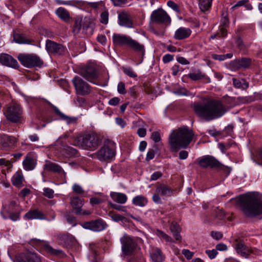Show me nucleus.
Returning <instances> with one entry per match:
<instances>
[{
    "mask_svg": "<svg viewBox=\"0 0 262 262\" xmlns=\"http://www.w3.org/2000/svg\"><path fill=\"white\" fill-rule=\"evenodd\" d=\"M194 133L187 126H183L173 130L168 137L170 150L178 152L181 148H186L192 141Z\"/></svg>",
    "mask_w": 262,
    "mask_h": 262,
    "instance_id": "nucleus-1",
    "label": "nucleus"
},
{
    "mask_svg": "<svg viewBox=\"0 0 262 262\" xmlns=\"http://www.w3.org/2000/svg\"><path fill=\"white\" fill-rule=\"evenodd\" d=\"M238 202L244 214L250 217L262 215V195L250 193L238 198Z\"/></svg>",
    "mask_w": 262,
    "mask_h": 262,
    "instance_id": "nucleus-2",
    "label": "nucleus"
},
{
    "mask_svg": "<svg viewBox=\"0 0 262 262\" xmlns=\"http://www.w3.org/2000/svg\"><path fill=\"white\" fill-rule=\"evenodd\" d=\"M195 113L207 121L222 117L226 112L224 106L219 101L210 100L205 104L194 105Z\"/></svg>",
    "mask_w": 262,
    "mask_h": 262,
    "instance_id": "nucleus-3",
    "label": "nucleus"
},
{
    "mask_svg": "<svg viewBox=\"0 0 262 262\" xmlns=\"http://www.w3.org/2000/svg\"><path fill=\"white\" fill-rule=\"evenodd\" d=\"M101 143L100 136L96 133H90L77 137L74 140L73 144L83 149H92L97 148Z\"/></svg>",
    "mask_w": 262,
    "mask_h": 262,
    "instance_id": "nucleus-4",
    "label": "nucleus"
},
{
    "mask_svg": "<svg viewBox=\"0 0 262 262\" xmlns=\"http://www.w3.org/2000/svg\"><path fill=\"white\" fill-rule=\"evenodd\" d=\"M116 155L115 145L114 142L107 140L96 153L97 158L101 162H108L113 159Z\"/></svg>",
    "mask_w": 262,
    "mask_h": 262,
    "instance_id": "nucleus-5",
    "label": "nucleus"
},
{
    "mask_svg": "<svg viewBox=\"0 0 262 262\" xmlns=\"http://www.w3.org/2000/svg\"><path fill=\"white\" fill-rule=\"evenodd\" d=\"M17 58L23 66L28 68L40 67L42 64L40 58L34 54H19Z\"/></svg>",
    "mask_w": 262,
    "mask_h": 262,
    "instance_id": "nucleus-6",
    "label": "nucleus"
},
{
    "mask_svg": "<svg viewBox=\"0 0 262 262\" xmlns=\"http://www.w3.org/2000/svg\"><path fill=\"white\" fill-rule=\"evenodd\" d=\"M121 249L124 255H130L136 249L137 244L135 239L127 234H124L120 238Z\"/></svg>",
    "mask_w": 262,
    "mask_h": 262,
    "instance_id": "nucleus-7",
    "label": "nucleus"
},
{
    "mask_svg": "<svg viewBox=\"0 0 262 262\" xmlns=\"http://www.w3.org/2000/svg\"><path fill=\"white\" fill-rule=\"evenodd\" d=\"M22 113L20 106L17 104H12L4 110V114L7 119L12 122L19 121Z\"/></svg>",
    "mask_w": 262,
    "mask_h": 262,
    "instance_id": "nucleus-8",
    "label": "nucleus"
},
{
    "mask_svg": "<svg viewBox=\"0 0 262 262\" xmlns=\"http://www.w3.org/2000/svg\"><path fill=\"white\" fill-rule=\"evenodd\" d=\"M233 246L236 253L241 256L248 258L250 254H256V250L247 247L243 241L238 237L233 239Z\"/></svg>",
    "mask_w": 262,
    "mask_h": 262,
    "instance_id": "nucleus-9",
    "label": "nucleus"
},
{
    "mask_svg": "<svg viewBox=\"0 0 262 262\" xmlns=\"http://www.w3.org/2000/svg\"><path fill=\"white\" fill-rule=\"evenodd\" d=\"M150 19L152 22L162 24L166 26L169 25L171 23L170 16L162 9H158L153 11L151 14Z\"/></svg>",
    "mask_w": 262,
    "mask_h": 262,
    "instance_id": "nucleus-10",
    "label": "nucleus"
},
{
    "mask_svg": "<svg viewBox=\"0 0 262 262\" xmlns=\"http://www.w3.org/2000/svg\"><path fill=\"white\" fill-rule=\"evenodd\" d=\"M72 82L78 94L85 95L91 92L90 85L83 81L80 77L78 76L75 77L72 80Z\"/></svg>",
    "mask_w": 262,
    "mask_h": 262,
    "instance_id": "nucleus-11",
    "label": "nucleus"
},
{
    "mask_svg": "<svg viewBox=\"0 0 262 262\" xmlns=\"http://www.w3.org/2000/svg\"><path fill=\"white\" fill-rule=\"evenodd\" d=\"M107 226L106 224L102 219L84 222L82 227L93 231L99 232L103 230Z\"/></svg>",
    "mask_w": 262,
    "mask_h": 262,
    "instance_id": "nucleus-12",
    "label": "nucleus"
},
{
    "mask_svg": "<svg viewBox=\"0 0 262 262\" xmlns=\"http://www.w3.org/2000/svg\"><path fill=\"white\" fill-rule=\"evenodd\" d=\"M46 48L49 53L61 55L65 52V49L61 45L48 39L46 43Z\"/></svg>",
    "mask_w": 262,
    "mask_h": 262,
    "instance_id": "nucleus-13",
    "label": "nucleus"
},
{
    "mask_svg": "<svg viewBox=\"0 0 262 262\" xmlns=\"http://www.w3.org/2000/svg\"><path fill=\"white\" fill-rule=\"evenodd\" d=\"M79 74L89 81L92 80L97 77V73L95 68L93 66H86L81 68Z\"/></svg>",
    "mask_w": 262,
    "mask_h": 262,
    "instance_id": "nucleus-14",
    "label": "nucleus"
},
{
    "mask_svg": "<svg viewBox=\"0 0 262 262\" xmlns=\"http://www.w3.org/2000/svg\"><path fill=\"white\" fill-rule=\"evenodd\" d=\"M196 160L199 165L203 168H213L219 165V162L211 156H206Z\"/></svg>",
    "mask_w": 262,
    "mask_h": 262,
    "instance_id": "nucleus-15",
    "label": "nucleus"
},
{
    "mask_svg": "<svg viewBox=\"0 0 262 262\" xmlns=\"http://www.w3.org/2000/svg\"><path fill=\"white\" fill-rule=\"evenodd\" d=\"M14 262H41V259L34 253H21L16 256Z\"/></svg>",
    "mask_w": 262,
    "mask_h": 262,
    "instance_id": "nucleus-16",
    "label": "nucleus"
},
{
    "mask_svg": "<svg viewBox=\"0 0 262 262\" xmlns=\"http://www.w3.org/2000/svg\"><path fill=\"white\" fill-rule=\"evenodd\" d=\"M118 24L128 28H134V24L129 13L122 12L118 14Z\"/></svg>",
    "mask_w": 262,
    "mask_h": 262,
    "instance_id": "nucleus-17",
    "label": "nucleus"
},
{
    "mask_svg": "<svg viewBox=\"0 0 262 262\" xmlns=\"http://www.w3.org/2000/svg\"><path fill=\"white\" fill-rule=\"evenodd\" d=\"M0 63L4 66L16 69L19 67L17 60L11 55L5 53L0 54Z\"/></svg>",
    "mask_w": 262,
    "mask_h": 262,
    "instance_id": "nucleus-18",
    "label": "nucleus"
},
{
    "mask_svg": "<svg viewBox=\"0 0 262 262\" xmlns=\"http://www.w3.org/2000/svg\"><path fill=\"white\" fill-rule=\"evenodd\" d=\"M58 241L60 244L67 248H71L76 243V239L70 234H60L58 236Z\"/></svg>",
    "mask_w": 262,
    "mask_h": 262,
    "instance_id": "nucleus-19",
    "label": "nucleus"
},
{
    "mask_svg": "<svg viewBox=\"0 0 262 262\" xmlns=\"http://www.w3.org/2000/svg\"><path fill=\"white\" fill-rule=\"evenodd\" d=\"M131 37L120 34H114L112 37L113 42L116 46L128 45Z\"/></svg>",
    "mask_w": 262,
    "mask_h": 262,
    "instance_id": "nucleus-20",
    "label": "nucleus"
},
{
    "mask_svg": "<svg viewBox=\"0 0 262 262\" xmlns=\"http://www.w3.org/2000/svg\"><path fill=\"white\" fill-rule=\"evenodd\" d=\"M150 257L153 262H163L165 256L161 250L157 247H151L150 250Z\"/></svg>",
    "mask_w": 262,
    "mask_h": 262,
    "instance_id": "nucleus-21",
    "label": "nucleus"
},
{
    "mask_svg": "<svg viewBox=\"0 0 262 262\" xmlns=\"http://www.w3.org/2000/svg\"><path fill=\"white\" fill-rule=\"evenodd\" d=\"M24 218L25 220H46V216L44 214L37 209L30 210L27 212Z\"/></svg>",
    "mask_w": 262,
    "mask_h": 262,
    "instance_id": "nucleus-22",
    "label": "nucleus"
},
{
    "mask_svg": "<svg viewBox=\"0 0 262 262\" xmlns=\"http://www.w3.org/2000/svg\"><path fill=\"white\" fill-rule=\"evenodd\" d=\"M191 33V31L189 28L180 27L176 31L174 38L177 40H182L189 37Z\"/></svg>",
    "mask_w": 262,
    "mask_h": 262,
    "instance_id": "nucleus-23",
    "label": "nucleus"
},
{
    "mask_svg": "<svg viewBox=\"0 0 262 262\" xmlns=\"http://www.w3.org/2000/svg\"><path fill=\"white\" fill-rule=\"evenodd\" d=\"M251 64L250 58H242L241 59H236L233 61L232 66L235 69H247L248 68Z\"/></svg>",
    "mask_w": 262,
    "mask_h": 262,
    "instance_id": "nucleus-24",
    "label": "nucleus"
},
{
    "mask_svg": "<svg viewBox=\"0 0 262 262\" xmlns=\"http://www.w3.org/2000/svg\"><path fill=\"white\" fill-rule=\"evenodd\" d=\"M43 168L45 170L53 171L54 172H57L58 173H61L66 175V172L62 169L61 167H60L59 165L52 163L51 162H47L43 166Z\"/></svg>",
    "mask_w": 262,
    "mask_h": 262,
    "instance_id": "nucleus-25",
    "label": "nucleus"
},
{
    "mask_svg": "<svg viewBox=\"0 0 262 262\" xmlns=\"http://www.w3.org/2000/svg\"><path fill=\"white\" fill-rule=\"evenodd\" d=\"M24 168L26 170H33L36 165V160L30 156H27L23 162Z\"/></svg>",
    "mask_w": 262,
    "mask_h": 262,
    "instance_id": "nucleus-26",
    "label": "nucleus"
},
{
    "mask_svg": "<svg viewBox=\"0 0 262 262\" xmlns=\"http://www.w3.org/2000/svg\"><path fill=\"white\" fill-rule=\"evenodd\" d=\"M156 192L161 196L165 197L170 196L172 194V189L164 184L158 185L156 189Z\"/></svg>",
    "mask_w": 262,
    "mask_h": 262,
    "instance_id": "nucleus-27",
    "label": "nucleus"
},
{
    "mask_svg": "<svg viewBox=\"0 0 262 262\" xmlns=\"http://www.w3.org/2000/svg\"><path fill=\"white\" fill-rule=\"evenodd\" d=\"M128 46L135 52L139 53L142 55H144L145 54L144 45L140 43L136 40L133 39L132 38L130 39Z\"/></svg>",
    "mask_w": 262,
    "mask_h": 262,
    "instance_id": "nucleus-28",
    "label": "nucleus"
},
{
    "mask_svg": "<svg viewBox=\"0 0 262 262\" xmlns=\"http://www.w3.org/2000/svg\"><path fill=\"white\" fill-rule=\"evenodd\" d=\"M83 199L80 198L78 196H74L71 199L70 203L75 213H78L80 212V209L83 205Z\"/></svg>",
    "mask_w": 262,
    "mask_h": 262,
    "instance_id": "nucleus-29",
    "label": "nucleus"
},
{
    "mask_svg": "<svg viewBox=\"0 0 262 262\" xmlns=\"http://www.w3.org/2000/svg\"><path fill=\"white\" fill-rule=\"evenodd\" d=\"M110 196L115 202L119 204H124L127 200L126 195L123 193L113 192Z\"/></svg>",
    "mask_w": 262,
    "mask_h": 262,
    "instance_id": "nucleus-30",
    "label": "nucleus"
},
{
    "mask_svg": "<svg viewBox=\"0 0 262 262\" xmlns=\"http://www.w3.org/2000/svg\"><path fill=\"white\" fill-rule=\"evenodd\" d=\"M54 111L57 115H58L60 116V117L61 118V119L67 122V123L68 124H75L76 123V122L77 121V119H78L77 118L73 117H69V116L64 114L63 113H61L59 111V110L57 107H55L54 108Z\"/></svg>",
    "mask_w": 262,
    "mask_h": 262,
    "instance_id": "nucleus-31",
    "label": "nucleus"
},
{
    "mask_svg": "<svg viewBox=\"0 0 262 262\" xmlns=\"http://www.w3.org/2000/svg\"><path fill=\"white\" fill-rule=\"evenodd\" d=\"M170 229L173 233V235L177 241H181L180 235L181 228L179 225L175 222H172L170 225Z\"/></svg>",
    "mask_w": 262,
    "mask_h": 262,
    "instance_id": "nucleus-32",
    "label": "nucleus"
},
{
    "mask_svg": "<svg viewBox=\"0 0 262 262\" xmlns=\"http://www.w3.org/2000/svg\"><path fill=\"white\" fill-rule=\"evenodd\" d=\"M13 40L19 44H31L32 40L26 38L23 34L16 33L13 35Z\"/></svg>",
    "mask_w": 262,
    "mask_h": 262,
    "instance_id": "nucleus-33",
    "label": "nucleus"
},
{
    "mask_svg": "<svg viewBox=\"0 0 262 262\" xmlns=\"http://www.w3.org/2000/svg\"><path fill=\"white\" fill-rule=\"evenodd\" d=\"M57 15L64 21H68L70 19L69 12L64 8L59 7L56 11Z\"/></svg>",
    "mask_w": 262,
    "mask_h": 262,
    "instance_id": "nucleus-34",
    "label": "nucleus"
},
{
    "mask_svg": "<svg viewBox=\"0 0 262 262\" xmlns=\"http://www.w3.org/2000/svg\"><path fill=\"white\" fill-rule=\"evenodd\" d=\"M233 84L234 86L237 89L246 90L249 86V83L245 79H238L232 78Z\"/></svg>",
    "mask_w": 262,
    "mask_h": 262,
    "instance_id": "nucleus-35",
    "label": "nucleus"
},
{
    "mask_svg": "<svg viewBox=\"0 0 262 262\" xmlns=\"http://www.w3.org/2000/svg\"><path fill=\"white\" fill-rule=\"evenodd\" d=\"M23 176L20 172H16L12 177L11 181L13 185L20 187L21 186Z\"/></svg>",
    "mask_w": 262,
    "mask_h": 262,
    "instance_id": "nucleus-36",
    "label": "nucleus"
},
{
    "mask_svg": "<svg viewBox=\"0 0 262 262\" xmlns=\"http://www.w3.org/2000/svg\"><path fill=\"white\" fill-rule=\"evenodd\" d=\"M133 204L139 207H144L147 203V199L143 195H137L132 201Z\"/></svg>",
    "mask_w": 262,
    "mask_h": 262,
    "instance_id": "nucleus-37",
    "label": "nucleus"
},
{
    "mask_svg": "<svg viewBox=\"0 0 262 262\" xmlns=\"http://www.w3.org/2000/svg\"><path fill=\"white\" fill-rule=\"evenodd\" d=\"M212 0H200L199 7L202 12L208 10L211 7Z\"/></svg>",
    "mask_w": 262,
    "mask_h": 262,
    "instance_id": "nucleus-38",
    "label": "nucleus"
},
{
    "mask_svg": "<svg viewBox=\"0 0 262 262\" xmlns=\"http://www.w3.org/2000/svg\"><path fill=\"white\" fill-rule=\"evenodd\" d=\"M1 142H3V144L5 146H10L13 144L16 141L15 138L5 135L1 137Z\"/></svg>",
    "mask_w": 262,
    "mask_h": 262,
    "instance_id": "nucleus-39",
    "label": "nucleus"
},
{
    "mask_svg": "<svg viewBox=\"0 0 262 262\" xmlns=\"http://www.w3.org/2000/svg\"><path fill=\"white\" fill-rule=\"evenodd\" d=\"M82 18L81 17L77 18L74 23L73 32L74 34H78L81 28Z\"/></svg>",
    "mask_w": 262,
    "mask_h": 262,
    "instance_id": "nucleus-40",
    "label": "nucleus"
},
{
    "mask_svg": "<svg viewBox=\"0 0 262 262\" xmlns=\"http://www.w3.org/2000/svg\"><path fill=\"white\" fill-rule=\"evenodd\" d=\"M187 76L191 79L196 81L203 78L205 77V75L201 71H199L196 73H189L188 74Z\"/></svg>",
    "mask_w": 262,
    "mask_h": 262,
    "instance_id": "nucleus-41",
    "label": "nucleus"
},
{
    "mask_svg": "<svg viewBox=\"0 0 262 262\" xmlns=\"http://www.w3.org/2000/svg\"><path fill=\"white\" fill-rule=\"evenodd\" d=\"M108 215L114 222L122 221L125 219V217L122 215L111 211L108 213Z\"/></svg>",
    "mask_w": 262,
    "mask_h": 262,
    "instance_id": "nucleus-42",
    "label": "nucleus"
},
{
    "mask_svg": "<svg viewBox=\"0 0 262 262\" xmlns=\"http://www.w3.org/2000/svg\"><path fill=\"white\" fill-rule=\"evenodd\" d=\"M174 93L177 95L179 96H193L194 95L189 93L188 91H187L185 88H179L176 91H174Z\"/></svg>",
    "mask_w": 262,
    "mask_h": 262,
    "instance_id": "nucleus-43",
    "label": "nucleus"
},
{
    "mask_svg": "<svg viewBox=\"0 0 262 262\" xmlns=\"http://www.w3.org/2000/svg\"><path fill=\"white\" fill-rule=\"evenodd\" d=\"M213 215L215 219L222 220L225 217V213L222 209L216 208L214 210Z\"/></svg>",
    "mask_w": 262,
    "mask_h": 262,
    "instance_id": "nucleus-44",
    "label": "nucleus"
},
{
    "mask_svg": "<svg viewBox=\"0 0 262 262\" xmlns=\"http://www.w3.org/2000/svg\"><path fill=\"white\" fill-rule=\"evenodd\" d=\"M65 152L70 157L77 156L78 152L76 149L70 146H67L65 148Z\"/></svg>",
    "mask_w": 262,
    "mask_h": 262,
    "instance_id": "nucleus-45",
    "label": "nucleus"
},
{
    "mask_svg": "<svg viewBox=\"0 0 262 262\" xmlns=\"http://www.w3.org/2000/svg\"><path fill=\"white\" fill-rule=\"evenodd\" d=\"M105 199L103 196L100 197H93L90 199V203L94 205L96 204H99L105 201Z\"/></svg>",
    "mask_w": 262,
    "mask_h": 262,
    "instance_id": "nucleus-46",
    "label": "nucleus"
},
{
    "mask_svg": "<svg viewBox=\"0 0 262 262\" xmlns=\"http://www.w3.org/2000/svg\"><path fill=\"white\" fill-rule=\"evenodd\" d=\"M123 72L132 78H136L137 77V75L134 72L133 70L130 68H123Z\"/></svg>",
    "mask_w": 262,
    "mask_h": 262,
    "instance_id": "nucleus-47",
    "label": "nucleus"
},
{
    "mask_svg": "<svg viewBox=\"0 0 262 262\" xmlns=\"http://www.w3.org/2000/svg\"><path fill=\"white\" fill-rule=\"evenodd\" d=\"M157 234L160 237L164 239L166 242L170 243L172 241V238L169 235L162 231L158 230Z\"/></svg>",
    "mask_w": 262,
    "mask_h": 262,
    "instance_id": "nucleus-48",
    "label": "nucleus"
},
{
    "mask_svg": "<svg viewBox=\"0 0 262 262\" xmlns=\"http://www.w3.org/2000/svg\"><path fill=\"white\" fill-rule=\"evenodd\" d=\"M45 249L46 251L53 255H58L62 252L60 250L54 249L51 246H50L49 245H46L45 246Z\"/></svg>",
    "mask_w": 262,
    "mask_h": 262,
    "instance_id": "nucleus-49",
    "label": "nucleus"
},
{
    "mask_svg": "<svg viewBox=\"0 0 262 262\" xmlns=\"http://www.w3.org/2000/svg\"><path fill=\"white\" fill-rule=\"evenodd\" d=\"M43 194L49 199H52L54 197V190L50 188H45Z\"/></svg>",
    "mask_w": 262,
    "mask_h": 262,
    "instance_id": "nucleus-50",
    "label": "nucleus"
},
{
    "mask_svg": "<svg viewBox=\"0 0 262 262\" xmlns=\"http://www.w3.org/2000/svg\"><path fill=\"white\" fill-rule=\"evenodd\" d=\"M108 21V12L107 11L103 12L100 15V21L104 24H107Z\"/></svg>",
    "mask_w": 262,
    "mask_h": 262,
    "instance_id": "nucleus-51",
    "label": "nucleus"
},
{
    "mask_svg": "<svg viewBox=\"0 0 262 262\" xmlns=\"http://www.w3.org/2000/svg\"><path fill=\"white\" fill-rule=\"evenodd\" d=\"M72 189L76 193L81 194L84 192L81 186L77 184H74L72 187Z\"/></svg>",
    "mask_w": 262,
    "mask_h": 262,
    "instance_id": "nucleus-52",
    "label": "nucleus"
},
{
    "mask_svg": "<svg viewBox=\"0 0 262 262\" xmlns=\"http://www.w3.org/2000/svg\"><path fill=\"white\" fill-rule=\"evenodd\" d=\"M205 253L211 259L214 258L217 254V251L215 249L206 250Z\"/></svg>",
    "mask_w": 262,
    "mask_h": 262,
    "instance_id": "nucleus-53",
    "label": "nucleus"
},
{
    "mask_svg": "<svg viewBox=\"0 0 262 262\" xmlns=\"http://www.w3.org/2000/svg\"><path fill=\"white\" fill-rule=\"evenodd\" d=\"M211 237L216 240H220L222 238L223 234L221 232L212 231L211 232Z\"/></svg>",
    "mask_w": 262,
    "mask_h": 262,
    "instance_id": "nucleus-54",
    "label": "nucleus"
},
{
    "mask_svg": "<svg viewBox=\"0 0 262 262\" xmlns=\"http://www.w3.org/2000/svg\"><path fill=\"white\" fill-rule=\"evenodd\" d=\"M75 104L79 106L84 107L86 105V101L84 98L79 97L75 101Z\"/></svg>",
    "mask_w": 262,
    "mask_h": 262,
    "instance_id": "nucleus-55",
    "label": "nucleus"
},
{
    "mask_svg": "<svg viewBox=\"0 0 262 262\" xmlns=\"http://www.w3.org/2000/svg\"><path fill=\"white\" fill-rule=\"evenodd\" d=\"M117 90L119 94H125L126 91L125 89V84L122 82H120L117 86Z\"/></svg>",
    "mask_w": 262,
    "mask_h": 262,
    "instance_id": "nucleus-56",
    "label": "nucleus"
},
{
    "mask_svg": "<svg viewBox=\"0 0 262 262\" xmlns=\"http://www.w3.org/2000/svg\"><path fill=\"white\" fill-rule=\"evenodd\" d=\"M167 5L168 7L171 8L172 10L175 11L176 12H179V8L178 5L171 1H169L167 2Z\"/></svg>",
    "mask_w": 262,
    "mask_h": 262,
    "instance_id": "nucleus-57",
    "label": "nucleus"
},
{
    "mask_svg": "<svg viewBox=\"0 0 262 262\" xmlns=\"http://www.w3.org/2000/svg\"><path fill=\"white\" fill-rule=\"evenodd\" d=\"M66 218L67 222L69 224H71L73 226L76 225V219L74 216L67 214L66 215Z\"/></svg>",
    "mask_w": 262,
    "mask_h": 262,
    "instance_id": "nucleus-58",
    "label": "nucleus"
},
{
    "mask_svg": "<svg viewBox=\"0 0 262 262\" xmlns=\"http://www.w3.org/2000/svg\"><path fill=\"white\" fill-rule=\"evenodd\" d=\"M229 26V19L227 17H223L221 20L220 27L228 28Z\"/></svg>",
    "mask_w": 262,
    "mask_h": 262,
    "instance_id": "nucleus-59",
    "label": "nucleus"
},
{
    "mask_svg": "<svg viewBox=\"0 0 262 262\" xmlns=\"http://www.w3.org/2000/svg\"><path fill=\"white\" fill-rule=\"evenodd\" d=\"M151 139L155 142H159L161 140L160 134L157 132H154L151 135Z\"/></svg>",
    "mask_w": 262,
    "mask_h": 262,
    "instance_id": "nucleus-60",
    "label": "nucleus"
},
{
    "mask_svg": "<svg viewBox=\"0 0 262 262\" xmlns=\"http://www.w3.org/2000/svg\"><path fill=\"white\" fill-rule=\"evenodd\" d=\"M110 205L112 208L120 211L125 212L126 211V207L123 206L118 205L115 204L110 203Z\"/></svg>",
    "mask_w": 262,
    "mask_h": 262,
    "instance_id": "nucleus-61",
    "label": "nucleus"
},
{
    "mask_svg": "<svg viewBox=\"0 0 262 262\" xmlns=\"http://www.w3.org/2000/svg\"><path fill=\"white\" fill-rule=\"evenodd\" d=\"M182 254L188 259H190L193 255V253L187 249H183L182 250Z\"/></svg>",
    "mask_w": 262,
    "mask_h": 262,
    "instance_id": "nucleus-62",
    "label": "nucleus"
},
{
    "mask_svg": "<svg viewBox=\"0 0 262 262\" xmlns=\"http://www.w3.org/2000/svg\"><path fill=\"white\" fill-rule=\"evenodd\" d=\"M160 195L157 193V192H155L154 194H153V196H152V200L153 201L156 203V204H161L162 203V200H161V199L160 198Z\"/></svg>",
    "mask_w": 262,
    "mask_h": 262,
    "instance_id": "nucleus-63",
    "label": "nucleus"
},
{
    "mask_svg": "<svg viewBox=\"0 0 262 262\" xmlns=\"http://www.w3.org/2000/svg\"><path fill=\"white\" fill-rule=\"evenodd\" d=\"M227 28L220 27L219 32H218L219 37H225L227 34Z\"/></svg>",
    "mask_w": 262,
    "mask_h": 262,
    "instance_id": "nucleus-64",
    "label": "nucleus"
}]
</instances>
